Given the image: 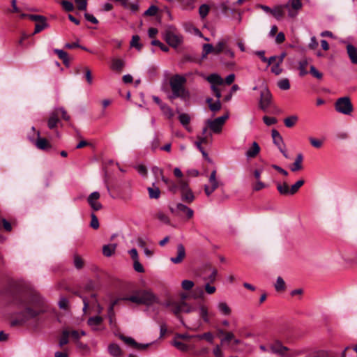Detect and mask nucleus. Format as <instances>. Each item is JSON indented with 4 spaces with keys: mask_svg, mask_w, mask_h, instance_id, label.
I'll use <instances>...</instances> for the list:
<instances>
[{
    "mask_svg": "<svg viewBox=\"0 0 357 357\" xmlns=\"http://www.w3.org/2000/svg\"><path fill=\"white\" fill-rule=\"evenodd\" d=\"M74 265L78 269H80L83 267V260L79 255H75L74 256Z\"/></svg>",
    "mask_w": 357,
    "mask_h": 357,
    "instance_id": "obj_59",
    "label": "nucleus"
},
{
    "mask_svg": "<svg viewBox=\"0 0 357 357\" xmlns=\"http://www.w3.org/2000/svg\"><path fill=\"white\" fill-rule=\"evenodd\" d=\"M271 100V94L269 91V90L264 86L261 91L260 94V101H259V106L261 109L263 110H265L268 108V107L270 105Z\"/></svg>",
    "mask_w": 357,
    "mask_h": 357,
    "instance_id": "obj_9",
    "label": "nucleus"
},
{
    "mask_svg": "<svg viewBox=\"0 0 357 357\" xmlns=\"http://www.w3.org/2000/svg\"><path fill=\"white\" fill-rule=\"evenodd\" d=\"M177 184L178 188L180 190V192L184 191L190 188L188 183L183 179H180L178 181Z\"/></svg>",
    "mask_w": 357,
    "mask_h": 357,
    "instance_id": "obj_61",
    "label": "nucleus"
},
{
    "mask_svg": "<svg viewBox=\"0 0 357 357\" xmlns=\"http://www.w3.org/2000/svg\"><path fill=\"white\" fill-rule=\"evenodd\" d=\"M108 351L113 357H121L123 352L120 347L116 344H110L108 347Z\"/></svg>",
    "mask_w": 357,
    "mask_h": 357,
    "instance_id": "obj_22",
    "label": "nucleus"
},
{
    "mask_svg": "<svg viewBox=\"0 0 357 357\" xmlns=\"http://www.w3.org/2000/svg\"><path fill=\"white\" fill-rule=\"evenodd\" d=\"M48 27V24L47 23V19L40 21V22H37L35 26V30L33 34L40 33L45 28Z\"/></svg>",
    "mask_w": 357,
    "mask_h": 357,
    "instance_id": "obj_39",
    "label": "nucleus"
},
{
    "mask_svg": "<svg viewBox=\"0 0 357 357\" xmlns=\"http://www.w3.org/2000/svg\"><path fill=\"white\" fill-rule=\"evenodd\" d=\"M310 142L312 146L314 148L319 149L321 148L323 145V142L320 139H317L313 137L309 138Z\"/></svg>",
    "mask_w": 357,
    "mask_h": 357,
    "instance_id": "obj_60",
    "label": "nucleus"
},
{
    "mask_svg": "<svg viewBox=\"0 0 357 357\" xmlns=\"http://www.w3.org/2000/svg\"><path fill=\"white\" fill-rule=\"evenodd\" d=\"M194 285V282L192 280H184L181 282V287L185 291L191 290Z\"/></svg>",
    "mask_w": 357,
    "mask_h": 357,
    "instance_id": "obj_46",
    "label": "nucleus"
},
{
    "mask_svg": "<svg viewBox=\"0 0 357 357\" xmlns=\"http://www.w3.org/2000/svg\"><path fill=\"white\" fill-rule=\"evenodd\" d=\"M61 3L66 11L70 12L74 9L73 3L69 1L63 0Z\"/></svg>",
    "mask_w": 357,
    "mask_h": 357,
    "instance_id": "obj_56",
    "label": "nucleus"
},
{
    "mask_svg": "<svg viewBox=\"0 0 357 357\" xmlns=\"http://www.w3.org/2000/svg\"><path fill=\"white\" fill-rule=\"evenodd\" d=\"M158 8L154 5L151 6L144 13L146 16H154L157 14Z\"/></svg>",
    "mask_w": 357,
    "mask_h": 357,
    "instance_id": "obj_55",
    "label": "nucleus"
},
{
    "mask_svg": "<svg viewBox=\"0 0 357 357\" xmlns=\"http://www.w3.org/2000/svg\"><path fill=\"white\" fill-rule=\"evenodd\" d=\"M54 52L57 54L58 57L63 61L66 66L69 65L68 56L65 51L59 49H54Z\"/></svg>",
    "mask_w": 357,
    "mask_h": 357,
    "instance_id": "obj_30",
    "label": "nucleus"
},
{
    "mask_svg": "<svg viewBox=\"0 0 357 357\" xmlns=\"http://www.w3.org/2000/svg\"><path fill=\"white\" fill-rule=\"evenodd\" d=\"M187 79L185 76L176 74L169 79V86L172 89L170 99L181 98L186 100L190 98L189 91L185 88Z\"/></svg>",
    "mask_w": 357,
    "mask_h": 357,
    "instance_id": "obj_2",
    "label": "nucleus"
},
{
    "mask_svg": "<svg viewBox=\"0 0 357 357\" xmlns=\"http://www.w3.org/2000/svg\"><path fill=\"white\" fill-rule=\"evenodd\" d=\"M125 66V62L121 59H112L110 68L112 70L116 72H121Z\"/></svg>",
    "mask_w": 357,
    "mask_h": 357,
    "instance_id": "obj_20",
    "label": "nucleus"
},
{
    "mask_svg": "<svg viewBox=\"0 0 357 357\" xmlns=\"http://www.w3.org/2000/svg\"><path fill=\"white\" fill-rule=\"evenodd\" d=\"M260 151V147L259 144L254 142L252 144V146L246 151L245 156L248 158H255Z\"/></svg>",
    "mask_w": 357,
    "mask_h": 357,
    "instance_id": "obj_19",
    "label": "nucleus"
},
{
    "mask_svg": "<svg viewBox=\"0 0 357 357\" xmlns=\"http://www.w3.org/2000/svg\"><path fill=\"white\" fill-rule=\"evenodd\" d=\"M182 312L190 313L196 310V308L190 305L185 301H181Z\"/></svg>",
    "mask_w": 357,
    "mask_h": 357,
    "instance_id": "obj_50",
    "label": "nucleus"
},
{
    "mask_svg": "<svg viewBox=\"0 0 357 357\" xmlns=\"http://www.w3.org/2000/svg\"><path fill=\"white\" fill-rule=\"evenodd\" d=\"M211 99L208 98L207 100V102L209 103V108L213 112H217L219 111L221 108V103L219 99H218L215 102H211Z\"/></svg>",
    "mask_w": 357,
    "mask_h": 357,
    "instance_id": "obj_41",
    "label": "nucleus"
},
{
    "mask_svg": "<svg viewBox=\"0 0 357 357\" xmlns=\"http://www.w3.org/2000/svg\"><path fill=\"white\" fill-rule=\"evenodd\" d=\"M287 10L288 17L294 18L298 14V12L303 7L301 0H288L287 3L284 4Z\"/></svg>",
    "mask_w": 357,
    "mask_h": 357,
    "instance_id": "obj_6",
    "label": "nucleus"
},
{
    "mask_svg": "<svg viewBox=\"0 0 357 357\" xmlns=\"http://www.w3.org/2000/svg\"><path fill=\"white\" fill-rule=\"evenodd\" d=\"M103 321V319L100 317V316H96V317H90L89 319H88V324L89 326H90L93 330H97L98 329V326L99 325H100L102 324Z\"/></svg>",
    "mask_w": 357,
    "mask_h": 357,
    "instance_id": "obj_25",
    "label": "nucleus"
},
{
    "mask_svg": "<svg viewBox=\"0 0 357 357\" xmlns=\"http://www.w3.org/2000/svg\"><path fill=\"white\" fill-rule=\"evenodd\" d=\"M185 257V248L182 244H178L177 245V257H172L170 259V260L174 264H179L183 260Z\"/></svg>",
    "mask_w": 357,
    "mask_h": 357,
    "instance_id": "obj_14",
    "label": "nucleus"
},
{
    "mask_svg": "<svg viewBox=\"0 0 357 357\" xmlns=\"http://www.w3.org/2000/svg\"><path fill=\"white\" fill-rule=\"evenodd\" d=\"M120 339L123 340L126 344L134 347L135 345H137V342L130 337H126L123 335L119 336Z\"/></svg>",
    "mask_w": 357,
    "mask_h": 357,
    "instance_id": "obj_52",
    "label": "nucleus"
},
{
    "mask_svg": "<svg viewBox=\"0 0 357 357\" xmlns=\"http://www.w3.org/2000/svg\"><path fill=\"white\" fill-rule=\"evenodd\" d=\"M162 305L165 307L169 308L171 312H172L175 315H178L182 312L181 301L176 302L172 300H168L163 303Z\"/></svg>",
    "mask_w": 357,
    "mask_h": 357,
    "instance_id": "obj_11",
    "label": "nucleus"
},
{
    "mask_svg": "<svg viewBox=\"0 0 357 357\" xmlns=\"http://www.w3.org/2000/svg\"><path fill=\"white\" fill-rule=\"evenodd\" d=\"M270 349L273 354H278L281 357H292L289 356V354H287L289 348L284 346L280 341L277 340L272 343L270 345Z\"/></svg>",
    "mask_w": 357,
    "mask_h": 357,
    "instance_id": "obj_7",
    "label": "nucleus"
},
{
    "mask_svg": "<svg viewBox=\"0 0 357 357\" xmlns=\"http://www.w3.org/2000/svg\"><path fill=\"white\" fill-rule=\"evenodd\" d=\"M197 141H199L201 144H208L211 141L212 135L209 134V136L208 135H204V136L198 135L197 137Z\"/></svg>",
    "mask_w": 357,
    "mask_h": 357,
    "instance_id": "obj_57",
    "label": "nucleus"
},
{
    "mask_svg": "<svg viewBox=\"0 0 357 357\" xmlns=\"http://www.w3.org/2000/svg\"><path fill=\"white\" fill-rule=\"evenodd\" d=\"M43 305V300L38 296L20 301L18 306L22 310L16 314L15 317L10 322V326H23L29 320L38 317L44 312Z\"/></svg>",
    "mask_w": 357,
    "mask_h": 357,
    "instance_id": "obj_1",
    "label": "nucleus"
},
{
    "mask_svg": "<svg viewBox=\"0 0 357 357\" xmlns=\"http://www.w3.org/2000/svg\"><path fill=\"white\" fill-rule=\"evenodd\" d=\"M181 197L182 201L187 204H191L195 199V197L190 188L181 192Z\"/></svg>",
    "mask_w": 357,
    "mask_h": 357,
    "instance_id": "obj_18",
    "label": "nucleus"
},
{
    "mask_svg": "<svg viewBox=\"0 0 357 357\" xmlns=\"http://www.w3.org/2000/svg\"><path fill=\"white\" fill-rule=\"evenodd\" d=\"M173 345L181 351H186L189 349V346L181 342L179 340L175 338L172 342Z\"/></svg>",
    "mask_w": 357,
    "mask_h": 357,
    "instance_id": "obj_38",
    "label": "nucleus"
},
{
    "mask_svg": "<svg viewBox=\"0 0 357 357\" xmlns=\"http://www.w3.org/2000/svg\"><path fill=\"white\" fill-rule=\"evenodd\" d=\"M178 120L180 123L188 129V131H190V129L188 128V126L190 122V116L189 114L185 113L180 114L178 116Z\"/></svg>",
    "mask_w": 357,
    "mask_h": 357,
    "instance_id": "obj_34",
    "label": "nucleus"
},
{
    "mask_svg": "<svg viewBox=\"0 0 357 357\" xmlns=\"http://www.w3.org/2000/svg\"><path fill=\"white\" fill-rule=\"evenodd\" d=\"M217 309L223 316H229L231 314V309L225 301H220L217 304Z\"/></svg>",
    "mask_w": 357,
    "mask_h": 357,
    "instance_id": "obj_17",
    "label": "nucleus"
},
{
    "mask_svg": "<svg viewBox=\"0 0 357 357\" xmlns=\"http://www.w3.org/2000/svg\"><path fill=\"white\" fill-rule=\"evenodd\" d=\"M216 173L217 172L215 169L213 170L208 178V181L213 189H217L220 185V182L216 178Z\"/></svg>",
    "mask_w": 357,
    "mask_h": 357,
    "instance_id": "obj_35",
    "label": "nucleus"
},
{
    "mask_svg": "<svg viewBox=\"0 0 357 357\" xmlns=\"http://www.w3.org/2000/svg\"><path fill=\"white\" fill-rule=\"evenodd\" d=\"M209 12V7L206 4L202 5L199 8V13L200 17L204 19Z\"/></svg>",
    "mask_w": 357,
    "mask_h": 357,
    "instance_id": "obj_54",
    "label": "nucleus"
},
{
    "mask_svg": "<svg viewBox=\"0 0 357 357\" xmlns=\"http://www.w3.org/2000/svg\"><path fill=\"white\" fill-rule=\"evenodd\" d=\"M116 250V245H105L102 248L103 255L106 257L112 256Z\"/></svg>",
    "mask_w": 357,
    "mask_h": 357,
    "instance_id": "obj_36",
    "label": "nucleus"
},
{
    "mask_svg": "<svg viewBox=\"0 0 357 357\" xmlns=\"http://www.w3.org/2000/svg\"><path fill=\"white\" fill-rule=\"evenodd\" d=\"M304 357H328V355L324 351H314L308 353Z\"/></svg>",
    "mask_w": 357,
    "mask_h": 357,
    "instance_id": "obj_45",
    "label": "nucleus"
},
{
    "mask_svg": "<svg viewBox=\"0 0 357 357\" xmlns=\"http://www.w3.org/2000/svg\"><path fill=\"white\" fill-rule=\"evenodd\" d=\"M210 53H214V47L211 44H204L203 45V57H206Z\"/></svg>",
    "mask_w": 357,
    "mask_h": 357,
    "instance_id": "obj_47",
    "label": "nucleus"
},
{
    "mask_svg": "<svg viewBox=\"0 0 357 357\" xmlns=\"http://www.w3.org/2000/svg\"><path fill=\"white\" fill-rule=\"evenodd\" d=\"M266 184L261 181H256L255 183L252 185L254 191H259L263 188H266Z\"/></svg>",
    "mask_w": 357,
    "mask_h": 357,
    "instance_id": "obj_62",
    "label": "nucleus"
},
{
    "mask_svg": "<svg viewBox=\"0 0 357 357\" xmlns=\"http://www.w3.org/2000/svg\"><path fill=\"white\" fill-rule=\"evenodd\" d=\"M227 40H225L218 41L215 47H214L215 54H218L222 52L225 50Z\"/></svg>",
    "mask_w": 357,
    "mask_h": 357,
    "instance_id": "obj_40",
    "label": "nucleus"
},
{
    "mask_svg": "<svg viewBox=\"0 0 357 357\" xmlns=\"http://www.w3.org/2000/svg\"><path fill=\"white\" fill-rule=\"evenodd\" d=\"M298 120V117L296 115L289 116L284 119V123L287 128H292L295 126Z\"/></svg>",
    "mask_w": 357,
    "mask_h": 357,
    "instance_id": "obj_33",
    "label": "nucleus"
},
{
    "mask_svg": "<svg viewBox=\"0 0 357 357\" xmlns=\"http://www.w3.org/2000/svg\"><path fill=\"white\" fill-rule=\"evenodd\" d=\"M304 184V181L303 179L298 180L294 185H292L290 188L291 195L296 194L299 188Z\"/></svg>",
    "mask_w": 357,
    "mask_h": 357,
    "instance_id": "obj_44",
    "label": "nucleus"
},
{
    "mask_svg": "<svg viewBox=\"0 0 357 357\" xmlns=\"http://www.w3.org/2000/svg\"><path fill=\"white\" fill-rule=\"evenodd\" d=\"M100 197V193L96 191L91 193L87 198L88 204L91 206V208L95 211H99L102 208V205L99 202Z\"/></svg>",
    "mask_w": 357,
    "mask_h": 357,
    "instance_id": "obj_8",
    "label": "nucleus"
},
{
    "mask_svg": "<svg viewBox=\"0 0 357 357\" xmlns=\"http://www.w3.org/2000/svg\"><path fill=\"white\" fill-rule=\"evenodd\" d=\"M228 114L218 117L214 120L208 119L206 121V125L214 133H220L222 131L225 121L228 119Z\"/></svg>",
    "mask_w": 357,
    "mask_h": 357,
    "instance_id": "obj_5",
    "label": "nucleus"
},
{
    "mask_svg": "<svg viewBox=\"0 0 357 357\" xmlns=\"http://www.w3.org/2000/svg\"><path fill=\"white\" fill-rule=\"evenodd\" d=\"M347 52L348 56H349L351 62L354 65H357V49H356V47H354L351 44H348L347 45Z\"/></svg>",
    "mask_w": 357,
    "mask_h": 357,
    "instance_id": "obj_15",
    "label": "nucleus"
},
{
    "mask_svg": "<svg viewBox=\"0 0 357 357\" xmlns=\"http://www.w3.org/2000/svg\"><path fill=\"white\" fill-rule=\"evenodd\" d=\"M156 217H157V218H158L160 221H161V222H164V223H165V224H169V218L167 217V215H165L164 213H162V212H159V213H157V215H156Z\"/></svg>",
    "mask_w": 357,
    "mask_h": 357,
    "instance_id": "obj_63",
    "label": "nucleus"
},
{
    "mask_svg": "<svg viewBox=\"0 0 357 357\" xmlns=\"http://www.w3.org/2000/svg\"><path fill=\"white\" fill-rule=\"evenodd\" d=\"M124 300L131 301L132 303H135L137 304H142L140 293L139 292L137 294L132 295L130 296L126 297Z\"/></svg>",
    "mask_w": 357,
    "mask_h": 357,
    "instance_id": "obj_53",
    "label": "nucleus"
},
{
    "mask_svg": "<svg viewBox=\"0 0 357 357\" xmlns=\"http://www.w3.org/2000/svg\"><path fill=\"white\" fill-rule=\"evenodd\" d=\"M70 331L68 329H63L61 333V337L59 340V347H63L67 344L69 342Z\"/></svg>",
    "mask_w": 357,
    "mask_h": 357,
    "instance_id": "obj_26",
    "label": "nucleus"
},
{
    "mask_svg": "<svg viewBox=\"0 0 357 357\" xmlns=\"http://www.w3.org/2000/svg\"><path fill=\"white\" fill-rule=\"evenodd\" d=\"M36 135H37V139L35 142L36 146L38 149L43 150V151H48V150L51 149V148H52L51 144L45 138L40 137L39 131L37 132Z\"/></svg>",
    "mask_w": 357,
    "mask_h": 357,
    "instance_id": "obj_13",
    "label": "nucleus"
},
{
    "mask_svg": "<svg viewBox=\"0 0 357 357\" xmlns=\"http://www.w3.org/2000/svg\"><path fill=\"white\" fill-rule=\"evenodd\" d=\"M335 107L337 112L346 115L350 114L353 111V106L349 97L338 98Z\"/></svg>",
    "mask_w": 357,
    "mask_h": 357,
    "instance_id": "obj_4",
    "label": "nucleus"
},
{
    "mask_svg": "<svg viewBox=\"0 0 357 357\" xmlns=\"http://www.w3.org/2000/svg\"><path fill=\"white\" fill-rule=\"evenodd\" d=\"M303 157L301 153H298L296 155V160L292 165L290 167V169L292 172H297L303 169Z\"/></svg>",
    "mask_w": 357,
    "mask_h": 357,
    "instance_id": "obj_23",
    "label": "nucleus"
},
{
    "mask_svg": "<svg viewBox=\"0 0 357 357\" xmlns=\"http://www.w3.org/2000/svg\"><path fill=\"white\" fill-rule=\"evenodd\" d=\"M273 143L278 147L280 152L282 153V155L286 158H288V154L287 153L285 144L283 142V139L282 136L277 137L275 139H273Z\"/></svg>",
    "mask_w": 357,
    "mask_h": 357,
    "instance_id": "obj_24",
    "label": "nucleus"
},
{
    "mask_svg": "<svg viewBox=\"0 0 357 357\" xmlns=\"http://www.w3.org/2000/svg\"><path fill=\"white\" fill-rule=\"evenodd\" d=\"M161 110L168 119H172L174 116V112L172 109L165 104H161Z\"/></svg>",
    "mask_w": 357,
    "mask_h": 357,
    "instance_id": "obj_42",
    "label": "nucleus"
},
{
    "mask_svg": "<svg viewBox=\"0 0 357 357\" xmlns=\"http://www.w3.org/2000/svg\"><path fill=\"white\" fill-rule=\"evenodd\" d=\"M199 339H206L208 342L212 343L213 342V335L211 332L204 333L202 335H195Z\"/></svg>",
    "mask_w": 357,
    "mask_h": 357,
    "instance_id": "obj_51",
    "label": "nucleus"
},
{
    "mask_svg": "<svg viewBox=\"0 0 357 357\" xmlns=\"http://www.w3.org/2000/svg\"><path fill=\"white\" fill-rule=\"evenodd\" d=\"M197 310L199 317L203 320L204 323L208 324L210 322V312L208 307L204 303H199L196 309Z\"/></svg>",
    "mask_w": 357,
    "mask_h": 357,
    "instance_id": "obj_12",
    "label": "nucleus"
},
{
    "mask_svg": "<svg viewBox=\"0 0 357 357\" xmlns=\"http://www.w3.org/2000/svg\"><path fill=\"white\" fill-rule=\"evenodd\" d=\"M310 72L314 77H316L318 79H321L323 77L322 73L318 71L314 66H310Z\"/></svg>",
    "mask_w": 357,
    "mask_h": 357,
    "instance_id": "obj_64",
    "label": "nucleus"
},
{
    "mask_svg": "<svg viewBox=\"0 0 357 357\" xmlns=\"http://www.w3.org/2000/svg\"><path fill=\"white\" fill-rule=\"evenodd\" d=\"M176 210L177 212H181L186 214L188 218H192L194 215V211L187 206L183 204L178 203L176 206Z\"/></svg>",
    "mask_w": 357,
    "mask_h": 357,
    "instance_id": "obj_21",
    "label": "nucleus"
},
{
    "mask_svg": "<svg viewBox=\"0 0 357 357\" xmlns=\"http://www.w3.org/2000/svg\"><path fill=\"white\" fill-rule=\"evenodd\" d=\"M139 36L137 35L133 36L130 42V46L136 47L139 50H141L142 45L139 43Z\"/></svg>",
    "mask_w": 357,
    "mask_h": 357,
    "instance_id": "obj_49",
    "label": "nucleus"
},
{
    "mask_svg": "<svg viewBox=\"0 0 357 357\" xmlns=\"http://www.w3.org/2000/svg\"><path fill=\"white\" fill-rule=\"evenodd\" d=\"M164 39L171 47L176 48L183 42V36L173 26L167 28L164 33Z\"/></svg>",
    "mask_w": 357,
    "mask_h": 357,
    "instance_id": "obj_3",
    "label": "nucleus"
},
{
    "mask_svg": "<svg viewBox=\"0 0 357 357\" xmlns=\"http://www.w3.org/2000/svg\"><path fill=\"white\" fill-rule=\"evenodd\" d=\"M277 190H278L279 193L282 195H291L290 188L289 187L288 184L286 182L283 183H278Z\"/></svg>",
    "mask_w": 357,
    "mask_h": 357,
    "instance_id": "obj_29",
    "label": "nucleus"
},
{
    "mask_svg": "<svg viewBox=\"0 0 357 357\" xmlns=\"http://www.w3.org/2000/svg\"><path fill=\"white\" fill-rule=\"evenodd\" d=\"M275 289L277 291H283L285 289V282L281 277H278L275 284Z\"/></svg>",
    "mask_w": 357,
    "mask_h": 357,
    "instance_id": "obj_43",
    "label": "nucleus"
},
{
    "mask_svg": "<svg viewBox=\"0 0 357 357\" xmlns=\"http://www.w3.org/2000/svg\"><path fill=\"white\" fill-rule=\"evenodd\" d=\"M308 65V61L307 59H303L298 62V70L299 75L301 77L305 76L307 74V71L306 70V67Z\"/></svg>",
    "mask_w": 357,
    "mask_h": 357,
    "instance_id": "obj_32",
    "label": "nucleus"
},
{
    "mask_svg": "<svg viewBox=\"0 0 357 357\" xmlns=\"http://www.w3.org/2000/svg\"><path fill=\"white\" fill-rule=\"evenodd\" d=\"M207 81L211 84V85H222L224 82L222 78L218 74H211L207 77Z\"/></svg>",
    "mask_w": 357,
    "mask_h": 357,
    "instance_id": "obj_28",
    "label": "nucleus"
},
{
    "mask_svg": "<svg viewBox=\"0 0 357 357\" xmlns=\"http://www.w3.org/2000/svg\"><path fill=\"white\" fill-rule=\"evenodd\" d=\"M139 293L141 296L142 304L150 305L154 303L158 302L157 297L151 291H143Z\"/></svg>",
    "mask_w": 357,
    "mask_h": 357,
    "instance_id": "obj_10",
    "label": "nucleus"
},
{
    "mask_svg": "<svg viewBox=\"0 0 357 357\" xmlns=\"http://www.w3.org/2000/svg\"><path fill=\"white\" fill-rule=\"evenodd\" d=\"M211 273L207 277H204L203 280L208 282H214L216 280V277L218 275V271L215 268H209Z\"/></svg>",
    "mask_w": 357,
    "mask_h": 357,
    "instance_id": "obj_37",
    "label": "nucleus"
},
{
    "mask_svg": "<svg viewBox=\"0 0 357 357\" xmlns=\"http://www.w3.org/2000/svg\"><path fill=\"white\" fill-rule=\"evenodd\" d=\"M77 8L79 10H86L87 7V0H75Z\"/></svg>",
    "mask_w": 357,
    "mask_h": 357,
    "instance_id": "obj_58",
    "label": "nucleus"
},
{
    "mask_svg": "<svg viewBox=\"0 0 357 357\" xmlns=\"http://www.w3.org/2000/svg\"><path fill=\"white\" fill-rule=\"evenodd\" d=\"M149 196L151 199H158L160 196V190L155 183H153L152 187L147 188Z\"/></svg>",
    "mask_w": 357,
    "mask_h": 357,
    "instance_id": "obj_27",
    "label": "nucleus"
},
{
    "mask_svg": "<svg viewBox=\"0 0 357 357\" xmlns=\"http://www.w3.org/2000/svg\"><path fill=\"white\" fill-rule=\"evenodd\" d=\"M58 122V114L56 112L52 113L47 121L48 128L50 129H54L56 126Z\"/></svg>",
    "mask_w": 357,
    "mask_h": 357,
    "instance_id": "obj_31",
    "label": "nucleus"
},
{
    "mask_svg": "<svg viewBox=\"0 0 357 357\" xmlns=\"http://www.w3.org/2000/svg\"><path fill=\"white\" fill-rule=\"evenodd\" d=\"M285 10L287 9L285 6H284V4L275 6L272 8L271 15L277 20H280L284 16Z\"/></svg>",
    "mask_w": 357,
    "mask_h": 357,
    "instance_id": "obj_16",
    "label": "nucleus"
},
{
    "mask_svg": "<svg viewBox=\"0 0 357 357\" xmlns=\"http://www.w3.org/2000/svg\"><path fill=\"white\" fill-rule=\"evenodd\" d=\"M278 87L282 90H288L290 88V84L288 79L284 78L280 80L278 83Z\"/></svg>",
    "mask_w": 357,
    "mask_h": 357,
    "instance_id": "obj_48",
    "label": "nucleus"
}]
</instances>
